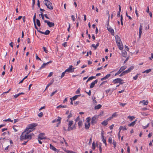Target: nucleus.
Segmentation results:
<instances>
[{
	"instance_id": "1",
	"label": "nucleus",
	"mask_w": 153,
	"mask_h": 153,
	"mask_svg": "<svg viewBox=\"0 0 153 153\" xmlns=\"http://www.w3.org/2000/svg\"><path fill=\"white\" fill-rule=\"evenodd\" d=\"M115 39L117 45L118 46L120 50H122L123 48V45L122 44L120 39L118 35H116L115 36Z\"/></svg>"
},
{
	"instance_id": "2",
	"label": "nucleus",
	"mask_w": 153,
	"mask_h": 153,
	"mask_svg": "<svg viewBox=\"0 0 153 153\" xmlns=\"http://www.w3.org/2000/svg\"><path fill=\"white\" fill-rule=\"evenodd\" d=\"M44 3L48 8L50 10H52L53 9V7L52 4L49 1L45 0L44 1Z\"/></svg>"
},
{
	"instance_id": "3",
	"label": "nucleus",
	"mask_w": 153,
	"mask_h": 153,
	"mask_svg": "<svg viewBox=\"0 0 153 153\" xmlns=\"http://www.w3.org/2000/svg\"><path fill=\"white\" fill-rule=\"evenodd\" d=\"M109 16H108V23L107 25V28L108 31L111 33V34L113 36L114 35V30L111 27H108L109 26Z\"/></svg>"
},
{
	"instance_id": "4",
	"label": "nucleus",
	"mask_w": 153,
	"mask_h": 153,
	"mask_svg": "<svg viewBox=\"0 0 153 153\" xmlns=\"http://www.w3.org/2000/svg\"><path fill=\"white\" fill-rule=\"evenodd\" d=\"M98 117V116L95 115L92 117L91 120V124L92 125H94L97 123Z\"/></svg>"
},
{
	"instance_id": "5",
	"label": "nucleus",
	"mask_w": 153,
	"mask_h": 153,
	"mask_svg": "<svg viewBox=\"0 0 153 153\" xmlns=\"http://www.w3.org/2000/svg\"><path fill=\"white\" fill-rule=\"evenodd\" d=\"M73 123V121H69L68 125V128L67 129L68 131H70L71 130H73L74 128V127H71V126Z\"/></svg>"
},
{
	"instance_id": "6",
	"label": "nucleus",
	"mask_w": 153,
	"mask_h": 153,
	"mask_svg": "<svg viewBox=\"0 0 153 153\" xmlns=\"http://www.w3.org/2000/svg\"><path fill=\"white\" fill-rule=\"evenodd\" d=\"M61 118L59 117H58V118L57 119H55L53 120L52 122V123H54L55 122H58V123L57 124L56 126L58 127L59 125L61 123Z\"/></svg>"
},
{
	"instance_id": "7",
	"label": "nucleus",
	"mask_w": 153,
	"mask_h": 153,
	"mask_svg": "<svg viewBox=\"0 0 153 153\" xmlns=\"http://www.w3.org/2000/svg\"><path fill=\"white\" fill-rule=\"evenodd\" d=\"M20 139L21 140L27 139L26 133L24 131L21 135Z\"/></svg>"
},
{
	"instance_id": "8",
	"label": "nucleus",
	"mask_w": 153,
	"mask_h": 153,
	"mask_svg": "<svg viewBox=\"0 0 153 153\" xmlns=\"http://www.w3.org/2000/svg\"><path fill=\"white\" fill-rule=\"evenodd\" d=\"M44 22L45 23H47L48 25L50 27H53L54 26V23L50 22L48 20H45L44 21Z\"/></svg>"
},
{
	"instance_id": "9",
	"label": "nucleus",
	"mask_w": 153,
	"mask_h": 153,
	"mask_svg": "<svg viewBox=\"0 0 153 153\" xmlns=\"http://www.w3.org/2000/svg\"><path fill=\"white\" fill-rule=\"evenodd\" d=\"M37 124L35 123H33L29 124L27 126V127H28V128H30V129H33V128L37 126Z\"/></svg>"
},
{
	"instance_id": "10",
	"label": "nucleus",
	"mask_w": 153,
	"mask_h": 153,
	"mask_svg": "<svg viewBox=\"0 0 153 153\" xmlns=\"http://www.w3.org/2000/svg\"><path fill=\"white\" fill-rule=\"evenodd\" d=\"M73 66L70 65L68 68L65 70V72H69L72 73L74 72V68L73 69Z\"/></svg>"
},
{
	"instance_id": "11",
	"label": "nucleus",
	"mask_w": 153,
	"mask_h": 153,
	"mask_svg": "<svg viewBox=\"0 0 153 153\" xmlns=\"http://www.w3.org/2000/svg\"><path fill=\"white\" fill-rule=\"evenodd\" d=\"M45 134L44 133H41L39 135L38 138L41 140L46 139L47 138L46 137H44Z\"/></svg>"
},
{
	"instance_id": "12",
	"label": "nucleus",
	"mask_w": 153,
	"mask_h": 153,
	"mask_svg": "<svg viewBox=\"0 0 153 153\" xmlns=\"http://www.w3.org/2000/svg\"><path fill=\"white\" fill-rule=\"evenodd\" d=\"M37 31L42 34H44L46 35L49 34L50 33V31L48 30H46L45 32H43L38 30H37Z\"/></svg>"
},
{
	"instance_id": "13",
	"label": "nucleus",
	"mask_w": 153,
	"mask_h": 153,
	"mask_svg": "<svg viewBox=\"0 0 153 153\" xmlns=\"http://www.w3.org/2000/svg\"><path fill=\"white\" fill-rule=\"evenodd\" d=\"M97 82L98 80L97 79L95 80L92 83H91L90 86V88H93L94 87L95 85L97 83Z\"/></svg>"
},
{
	"instance_id": "14",
	"label": "nucleus",
	"mask_w": 153,
	"mask_h": 153,
	"mask_svg": "<svg viewBox=\"0 0 153 153\" xmlns=\"http://www.w3.org/2000/svg\"><path fill=\"white\" fill-rule=\"evenodd\" d=\"M143 28V26L141 24H140V27L139 28V38H140L141 37L142 34V30Z\"/></svg>"
},
{
	"instance_id": "15",
	"label": "nucleus",
	"mask_w": 153,
	"mask_h": 153,
	"mask_svg": "<svg viewBox=\"0 0 153 153\" xmlns=\"http://www.w3.org/2000/svg\"><path fill=\"white\" fill-rule=\"evenodd\" d=\"M28 133H26L27 139L30 140V139H31L32 137L33 136L34 134L32 133L30 134H29Z\"/></svg>"
},
{
	"instance_id": "16",
	"label": "nucleus",
	"mask_w": 153,
	"mask_h": 153,
	"mask_svg": "<svg viewBox=\"0 0 153 153\" xmlns=\"http://www.w3.org/2000/svg\"><path fill=\"white\" fill-rule=\"evenodd\" d=\"M143 103V105H147L149 103V101L148 100L145 101V100H143L140 101V103Z\"/></svg>"
},
{
	"instance_id": "17",
	"label": "nucleus",
	"mask_w": 153,
	"mask_h": 153,
	"mask_svg": "<svg viewBox=\"0 0 153 153\" xmlns=\"http://www.w3.org/2000/svg\"><path fill=\"white\" fill-rule=\"evenodd\" d=\"M30 128H28V127H27L25 130V131L26 133H29L32 131L33 129H30Z\"/></svg>"
},
{
	"instance_id": "18",
	"label": "nucleus",
	"mask_w": 153,
	"mask_h": 153,
	"mask_svg": "<svg viewBox=\"0 0 153 153\" xmlns=\"http://www.w3.org/2000/svg\"><path fill=\"white\" fill-rule=\"evenodd\" d=\"M134 68V67L133 66H131L130 67L128 70H127L125 71L127 73H128L129 72H130L131 70H132Z\"/></svg>"
},
{
	"instance_id": "19",
	"label": "nucleus",
	"mask_w": 153,
	"mask_h": 153,
	"mask_svg": "<svg viewBox=\"0 0 153 153\" xmlns=\"http://www.w3.org/2000/svg\"><path fill=\"white\" fill-rule=\"evenodd\" d=\"M120 80H121V79L118 78L114 79L113 81V82L114 83H118L120 82Z\"/></svg>"
},
{
	"instance_id": "20",
	"label": "nucleus",
	"mask_w": 153,
	"mask_h": 153,
	"mask_svg": "<svg viewBox=\"0 0 153 153\" xmlns=\"http://www.w3.org/2000/svg\"><path fill=\"white\" fill-rule=\"evenodd\" d=\"M90 126V123L89 122H86L85 123V128L86 129L89 128Z\"/></svg>"
},
{
	"instance_id": "21",
	"label": "nucleus",
	"mask_w": 153,
	"mask_h": 153,
	"mask_svg": "<svg viewBox=\"0 0 153 153\" xmlns=\"http://www.w3.org/2000/svg\"><path fill=\"white\" fill-rule=\"evenodd\" d=\"M137 120H136L134 121L131 122V123L129 124L128 126H134L136 123V122Z\"/></svg>"
},
{
	"instance_id": "22",
	"label": "nucleus",
	"mask_w": 153,
	"mask_h": 153,
	"mask_svg": "<svg viewBox=\"0 0 153 153\" xmlns=\"http://www.w3.org/2000/svg\"><path fill=\"white\" fill-rule=\"evenodd\" d=\"M111 76L110 74H107L106 76H105L103 78L101 79V80L102 81L103 80H105L106 79L108 78Z\"/></svg>"
},
{
	"instance_id": "23",
	"label": "nucleus",
	"mask_w": 153,
	"mask_h": 153,
	"mask_svg": "<svg viewBox=\"0 0 153 153\" xmlns=\"http://www.w3.org/2000/svg\"><path fill=\"white\" fill-rule=\"evenodd\" d=\"M122 55L123 57H126L127 56V52L124 51H122Z\"/></svg>"
},
{
	"instance_id": "24",
	"label": "nucleus",
	"mask_w": 153,
	"mask_h": 153,
	"mask_svg": "<svg viewBox=\"0 0 153 153\" xmlns=\"http://www.w3.org/2000/svg\"><path fill=\"white\" fill-rule=\"evenodd\" d=\"M50 148L51 149H52L54 151H56L57 150V149H56L55 147H54L53 146H52L51 144H50Z\"/></svg>"
},
{
	"instance_id": "25",
	"label": "nucleus",
	"mask_w": 153,
	"mask_h": 153,
	"mask_svg": "<svg viewBox=\"0 0 153 153\" xmlns=\"http://www.w3.org/2000/svg\"><path fill=\"white\" fill-rule=\"evenodd\" d=\"M80 95H75V96H74L73 97H71V98H70V99L71 100H76L77 98L79 96H80Z\"/></svg>"
},
{
	"instance_id": "26",
	"label": "nucleus",
	"mask_w": 153,
	"mask_h": 153,
	"mask_svg": "<svg viewBox=\"0 0 153 153\" xmlns=\"http://www.w3.org/2000/svg\"><path fill=\"white\" fill-rule=\"evenodd\" d=\"M108 121H107V120H105L103 121L102 123L101 124L104 126H105L108 124Z\"/></svg>"
},
{
	"instance_id": "27",
	"label": "nucleus",
	"mask_w": 153,
	"mask_h": 153,
	"mask_svg": "<svg viewBox=\"0 0 153 153\" xmlns=\"http://www.w3.org/2000/svg\"><path fill=\"white\" fill-rule=\"evenodd\" d=\"M47 65L46 63H44L43 64L41 65V67L39 68V70H40L41 69L45 67V66Z\"/></svg>"
},
{
	"instance_id": "28",
	"label": "nucleus",
	"mask_w": 153,
	"mask_h": 153,
	"mask_svg": "<svg viewBox=\"0 0 153 153\" xmlns=\"http://www.w3.org/2000/svg\"><path fill=\"white\" fill-rule=\"evenodd\" d=\"M78 126L80 128L82 126V120H79L78 123Z\"/></svg>"
},
{
	"instance_id": "29",
	"label": "nucleus",
	"mask_w": 153,
	"mask_h": 153,
	"mask_svg": "<svg viewBox=\"0 0 153 153\" xmlns=\"http://www.w3.org/2000/svg\"><path fill=\"white\" fill-rule=\"evenodd\" d=\"M102 105L100 104H99L95 106L94 107L95 109H98L101 108Z\"/></svg>"
},
{
	"instance_id": "30",
	"label": "nucleus",
	"mask_w": 153,
	"mask_h": 153,
	"mask_svg": "<svg viewBox=\"0 0 153 153\" xmlns=\"http://www.w3.org/2000/svg\"><path fill=\"white\" fill-rule=\"evenodd\" d=\"M126 68V67L125 66H123L121 67L120 69L121 71L122 72Z\"/></svg>"
},
{
	"instance_id": "31",
	"label": "nucleus",
	"mask_w": 153,
	"mask_h": 153,
	"mask_svg": "<svg viewBox=\"0 0 153 153\" xmlns=\"http://www.w3.org/2000/svg\"><path fill=\"white\" fill-rule=\"evenodd\" d=\"M99 43H97L96 45H95V44H92V46L95 49H96L97 47L99 45Z\"/></svg>"
},
{
	"instance_id": "32",
	"label": "nucleus",
	"mask_w": 153,
	"mask_h": 153,
	"mask_svg": "<svg viewBox=\"0 0 153 153\" xmlns=\"http://www.w3.org/2000/svg\"><path fill=\"white\" fill-rule=\"evenodd\" d=\"M102 140L103 142L105 144V146L106 145V140L104 138V136L103 135H102Z\"/></svg>"
},
{
	"instance_id": "33",
	"label": "nucleus",
	"mask_w": 153,
	"mask_h": 153,
	"mask_svg": "<svg viewBox=\"0 0 153 153\" xmlns=\"http://www.w3.org/2000/svg\"><path fill=\"white\" fill-rule=\"evenodd\" d=\"M152 70L151 69H149L147 70H145V71L143 72V73H148L149 72H150Z\"/></svg>"
},
{
	"instance_id": "34",
	"label": "nucleus",
	"mask_w": 153,
	"mask_h": 153,
	"mask_svg": "<svg viewBox=\"0 0 153 153\" xmlns=\"http://www.w3.org/2000/svg\"><path fill=\"white\" fill-rule=\"evenodd\" d=\"M3 121H5V122H7V121H9V122H10L12 123L13 122V120H11L10 119V118H8L7 119H6V120H4Z\"/></svg>"
},
{
	"instance_id": "35",
	"label": "nucleus",
	"mask_w": 153,
	"mask_h": 153,
	"mask_svg": "<svg viewBox=\"0 0 153 153\" xmlns=\"http://www.w3.org/2000/svg\"><path fill=\"white\" fill-rule=\"evenodd\" d=\"M36 23L38 26L39 27L40 26V21L39 19H36Z\"/></svg>"
},
{
	"instance_id": "36",
	"label": "nucleus",
	"mask_w": 153,
	"mask_h": 153,
	"mask_svg": "<svg viewBox=\"0 0 153 153\" xmlns=\"http://www.w3.org/2000/svg\"><path fill=\"white\" fill-rule=\"evenodd\" d=\"M66 107V105H59L58 106L56 107L57 108H65Z\"/></svg>"
},
{
	"instance_id": "37",
	"label": "nucleus",
	"mask_w": 153,
	"mask_h": 153,
	"mask_svg": "<svg viewBox=\"0 0 153 153\" xmlns=\"http://www.w3.org/2000/svg\"><path fill=\"white\" fill-rule=\"evenodd\" d=\"M117 112H115L114 113H113L112 115V117L113 118L115 117H117Z\"/></svg>"
},
{
	"instance_id": "38",
	"label": "nucleus",
	"mask_w": 153,
	"mask_h": 153,
	"mask_svg": "<svg viewBox=\"0 0 153 153\" xmlns=\"http://www.w3.org/2000/svg\"><path fill=\"white\" fill-rule=\"evenodd\" d=\"M126 74H127L125 71H123L122 73L119 75L120 76H121L123 75H124Z\"/></svg>"
},
{
	"instance_id": "39",
	"label": "nucleus",
	"mask_w": 153,
	"mask_h": 153,
	"mask_svg": "<svg viewBox=\"0 0 153 153\" xmlns=\"http://www.w3.org/2000/svg\"><path fill=\"white\" fill-rule=\"evenodd\" d=\"M113 145H114V148H115V147L116 146V145H117V143H116V142L115 141H113Z\"/></svg>"
},
{
	"instance_id": "40",
	"label": "nucleus",
	"mask_w": 153,
	"mask_h": 153,
	"mask_svg": "<svg viewBox=\"0 0 153 153\" xmlns=\"http://www.w3.org/2000/svg\"><path fill=\"white\" fill-rule=\"evenodd\" d=\"M96 77L95 76H91L90 77H89L88 79V81H90V80H91L92 79H93L94 78H95Z\"/></svg>"
},
{
	"instance_id": "41",
	"label": "nucleus",
	"mask_w": 153,
	"mask_h": 153,
	"mask_svg": "<svg viewBox=\"0 0 153 153\" xmlns=\"http://www.w3.org/2000/svg\"><path fill=\"white\" fill-rule=\"evenodd\" d=\"M95 99H96L94 97L93 99V103L95 105L97 104V101H96V100H95Z\"/></svg>"
},
{
	"instance_id": "42",
	"label": "nucleus",
	"mask_w": 153,
	"mask_h": 153,
	"mask_svg": "<svg viewBox=\"0 0 153 153\" xmlns=\"http://www.w3.org/2000/svg\"><path fill=\"white\" fill-rule=\"evenodd\" d=\"M135 118V117L134 116H129L128 117V118H129L131 121L133 119Z\"/></svg>"
},
{
	"instance_id": "43",
	"label": "nucleus",
	"mask_w": 153,
	"mask_h": 153,
	"mask_svg": "<svg viewBox=\"0 0 153 153\" xmlns=\"http://www.w3.org/2000/svg\"><path fill=\"white\" fill-rule=\"evenodd\" d=\"M95 148V144L94 142L92 143V149H94Z\"/></svg>"
},
{
	"instance_id": "44",
	"label": "nucleus",
	"mask_w": 153,
	"mask_h": 153,
	"mask_svg": "<svg viewBox=\"0 0 153 153\" xmlns=\"http://www.w3.org/2000/svg\"><path fill=\"white\" fill-rule=\"evenodd\" d=\"M139 75V74H137L136 76L133 77V79L134 80H136L137 79Z\"/></svg>"
},
{
	"instance_id": "45",
	"label": "nucleus",
	"mask_w": 153,
	"mask_h": 153,
	"mask_svg": "<svg viewBox=\"0 0 153 153\" xmlns=\"http://www.w3.org/2000/svg\"><path fill=\"white\" fill-rule=\"evenodd\" d=\"M112 141V138L111 137H109L108 139V142L110 143L111 144V143Z\"/></svg>"
},
{
	"instance_id": "46",
	"label": "nucleus",
	"mask_w": 153,
	"mask_h": 153,
	"mask_svg": "<svg viewBox=\"0 0 153 153\" xmlns=\"http://www.w3.org/2000/svg\"><path fill=\"white\" fill-rule=\"evenodd\" d=\"M122 72L120 70V69L118 71V72L116 73L115 74V76H117L118 74H120Z\"/></svg>"
},
{
	"instance_id": "47",
	"label": "nucleus",
	"mask_w": 153,
	"mask_h": 153,
	"mask_svg": "<svg viewBox=\"0 0 153 153\" xmlns=\"http://www.w3.org/2000/svg\"><path fill=\"white\" fill-rule=\"evenodd\" d=\"M57 92V91L56 90L55 91L52 92L51 94V96L52 97L53 95L56 93Z\"/></svg>"
},
{
	"instance_id": "48",
	"label": "nucleus",
	"mask_w": 153,
	"mask_h": 153,
	"mask_svg": "<svg viewBox=\"0 0 153 153\" xmlns=\"http://www.w3.org/2000/svg\"><path fill=\"white\" fill-rule=\"evenodd\" d=\"M66 73V72H65V71L64 72H63L62 73V75L61 76V78H62L64 76L65 74Z\"/></svg>"
},
{
	"instance_id": "49",
	"label": "nucleus",
	"mask_w": 153,
	"mask_h": 153,
	"mask_svg": "<svg viewBox=\"0 0 153 153\" xmlns=\"http://www.w3.org/2000/svg\"><path fill=\"white\" fill-rule=\"evenodd\" d=\"M43 115V114L42 112H41L38 114V116L39 117H42Z\"/></svg>"
},
{
	"instance_id": "50",
	"label": "nucleus",
	"mask_w": 153,
	"mask_h": 153,
	"mask_svg": "<svg viewBox=\"0 0 153 153\" xmlns=\"http://www.w3.org/2000/svg\"><path fill=\"white\" fill-rule=\"evenodd\" d=\"M36 13H35L34 16L33 17V21L34 23H36V22H35V20H36Z\"/></svg>"
},
{
	"instance_id": "51",
	"label": "nucleus",
	"mask_w": 153,
	"mask_h": 153,
	"mask_svg": "<svg viewBox=\"0 0 153 153\" xmlns=\"http://www.w3.org/2000/svg\"><path fill=\"white\" fill-rule=\"evenodd\" d=\"M91 120V118L90 117H88L86 119V122H89L90 123V121Z\"/></svg>"
},
{
	"instance_id": "52",
	"label": "nucleus",
	"mask_w": 153,
	"mask_h": 153,
	"mask_svg": "<svg viewBox=\"0 0 153 153\" xmlns=\"http://www.w3.org/2000/svg\"><path fill=\"white\" fill-rule=\"evenodd\" d=\"M53 80L51 82V83H50L49 84H48L46 87V89H47V88H48L50 85H51L53 83Z\"/></svg>"
},
{
	"instance_id": "53",
	"label": "nucleus",
	"mask_w": 153,
	"mask_h": 153,
	"mask_svg": "<svg viewBox=\"0 0 153 153\" xmlns=\"http://www.w3.org/2000/svg\"><path fill=\"white\" fill-rule=\"evenodd\" d=\"M80 120V117L79 116H78L77 118L75 120V121L76 122H77L78 121H79Z\"/></svg>"
},
{
	"instance_id": "54",
	"label": "nucleus",
	"mask_w": 153,
	"mask_h": 153,
	"mask_svg": "<svg viewBox=\"0 0 153 153\" xmlns=\"http://www.w3.org/2000/svg\"><path fill=\"white\" fill-rule=\"evenodd\" d=\"M43 50H44V51H45V52L46 53H48V51L47 50H46L45 47H43Z\"/></svg>"
},
{
	"instance_id": "55",
	"label": "nucleus",
	"mask_w": 153,
	"mask_h": 153,
	"mask_svg": "<svg viewBox=\"0 0 153 153\" xmlns=\"http://www.w3.org/2000/svg\"><path fill=\"white\" fill-rule=\"evenodd\" d=\"M85 92L88 94L89 96H90L91 94V90H89L88 92H86V91H85Z\"/></svg>"
},
{
	"instance_id": "56",
	"label": "nucleus",
	"mask_w": 153,
	"mask_h": 153,
	"mask_svg": "<svg viewBox=\"0 0 153 153\" xmlns=\"http://www.w3.org/2000/svg\"><path fill=\"white\" fill-rule=\"evenodd\" d=\"M99 150L100 151V153L102 152V149L101 147V144H100L99 145Z\"/></svg>"
},
{
	"instance_id": "57",
	"label": "nucleus",
	"mask_w": 153,
	"mask_h": 153,
	"mask_svg": "<svg viewBox=\"0 0 153 153\" xmlns=\"http://www.w3.org/2000/svg\"><path fill=\"white\" fill-rule=\"evenodd\" d=\"M53 72H51L49 74L48 76V77H50L51 76L53 75Z\"/></svg>"
},
{
	"instance_id": "58",
	"label": "nucleus",
	"mask_w": 153,
	"mask_h": 153,
	"mask_svg": "<svg viewBox=\"0 0 153 153\" xmlns=\"http://www.w3.org/2000/svg\"><path fill=\"white\" fill-rule=\"evenodd\" d=\"M121 17V24L122 25H123V16L122 15H121L120 16Z\"/></svg>"
},
{
	"instance_id": "59",
	"label": "nucleus",
	"mask_w": 153,
	"mask_h": 153,
	"mask_svg": "<svg viewBox=\"0 0 153 153\" xmlns=\"http://www.w3.org/2000/svg\"><path fill=\"white\" fill-rule=\"evenodd\" d=\"M149 123H148L146 126H143V128L144 129L146 128H147L149 127Z\"/></svg>"
},
{
	"instance_id": "60",
	"label": "nucleus",
	"mask_w": 153,
	"mask_h": 153,
	"mask_svg": "<svg viewBox=\"0 0 153 153\" xmlns=\"http://www.w3.org/2000/svg\"><path fill=\"white\" fill-rule=\"evenodd\" d=\"M80 89L79 88L77 91H76V94H77L78 93H80Z\"/></svg>"
},
{
	"instance_id": "61",
	"label": "nucleus",
	"mask_w": 153,
	"mask_h": 153,
	"mask_svg": "<svg viewBox=\"0 0 153 153\" xmlns=\"http://www.w3.org/2000/svg\"><path fill=\"white\" fill-rule=\"evenodd\" d=\"M120 104L123 106V107L125 105H126V103H120Z\"/></svg>"
},
{
	"instance_id": "62",
	"label": "nucleus",
	"mask_w": 153,
	"mask_h": 153,
	"mask_svg": "<svg viewBox=\"0 0 153 153\" xmlns=\"http://www.w3.org/2000/svg\"><path fill=\"white\" fill-rule=\"evenodd\" d=\"M36 59H39L40 60H41V59L40 58H39L38 56H37V54H36Z\"/></svg>"
},
{
	"instance_id": "63",
	"label": "nucleus",
	"mask_w": 153,
	"mask_h": 153,
	"mask_svg": "<svg viewBox=\"0 0 153 153\" xmlns=\"http://www.w3.org/2000/svg\"><path fill=\"white\" fill-rule=\"evenodd\" d=\"M9 45L11 47L13 48V43L12 42L10 43Z\"/></svg>"
},
{
	"instance_id": "64",
	"label": "nucleus",
	"mask_w": 153,
	"mask_h": 153,
	"mask_svg": "<svg viewBox=\"0 0 153 153\" xmlns=\"http://www.w3.org/2000/svg\"><path fill=\"white\" fill-rule=\"evenodd\" d=\"M62 45L65 47L67 46V42H64Z\"/></svg>"
}]
</instances>
